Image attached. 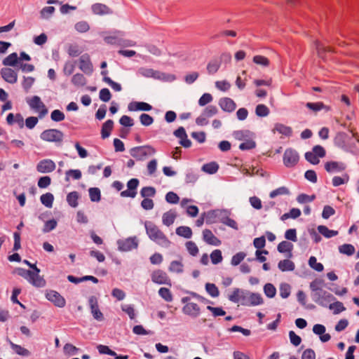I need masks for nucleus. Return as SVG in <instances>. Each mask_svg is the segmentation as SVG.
Here are the masks:
<instances>
[{
    "instance_id": "nucleus-1",
    "label": "nucleus",
    "mask_w": 359,
    "mask_h": 359,
    "mask_svg": "<svg viewBox=\"0 0 359 359\" xmlns=\"http://www.w3.org/2000/svg\"><path fill=\"white\" fill-rule=\"evenodd\" d=\"M144 227L147 236L151 241L163 248H168L170 245L171 242L164 233L152 222L146 221L144 222Z\"/></svg>"
},
{
    "instance_id": "nucleus-2",
    "label": "nucleus",
    "mask_w": 359,
    "mask_h": 359,
    "mask_svg": "<svg viewBox=\"0 0 359 359\" xmlns=\"http://www.w3.org/2000/svg\"><path fill=\"white\" fill-rule=\"evenodd\" d=\"M14 273L27 280L34 287H43L46 285V281L43 277H37L36 278L30 270L18 267L15 269Z\"/></svg>"
},
{
    "instance_id": "nucleus-3",
    "label": "nucleus",
    "mask_w": 359,
    "mask_h": 359,
    "mask_svg": "<svg viewBox=\"0 0 359 359\" xmlns=\"http://www.w3.org/2000/svg\"><path fill=\"white\" fill-rule=\"evenodd\" d=\"M156 149L151 145L135 147L130 149V154L137 161H142L147 156L153 155Z\"/></svg>"
},
{
    "instance_id": "nucleus-4",
    "label": "nucleus",
    "mask_w": 359,
    "mask_h": 359,
    "mask_svg": "<svg viewBox=\"0 0 359 359\" xmlns=\"http://www.w3.org/2000/svg\"><path fill=\"white\" fill-rule=\"evenodd\" d=\"M63 137V133L57 129H47L43 130L40 135V138L42 140L59 144L62 143Z\"/></svg>"
},
{
    "instance_id": "nucleus-5",
    "label": "nucleus",
    "mask_w": 359,
    "mask_h": 359,
    "mask_svg": "<svg viewBox=\"0 0 359 359\" xmlns=\"http://www.w3.org/2000/svg\"><path fill=\"white\" fill-rule=\"evenodd\" d=\"M313 300L323 306H327V305L334 299V297L330 292L321 290L316 293L311 294Z\"/></svg>"
},
{
    "instance_id": "nucleus-6",
    "label": "nucleus",
    "mask_w": 359,
    "mask_h": 359,
    "mask_svg": "<svg viewBox=\"0 0 359 359\" xmlns=\"http://www.w3.org/2000/svg\"><path fill=\"white\" fill-rule=\"evenodd\" d=\"M118 248L120 251L127 252L136 249L138 247V241L135 236L126 239H120L117 241Z\"/></svg>"
},
{
    "instance_id": "nucleus-7",
    "label": "nucleus",
    "mask_w": 359,
    "mask_h": 359,
    "mask_svg": "<svg viewBox=\"0 0 359 359\" xmlns=\"http://www.w3.org/2000/svg\"><path fill=\"white\" fill-rule=\"evenodd\" d=\"M137 74L145 78H153L159 80H165L166 74L151 68L140 67L138 69Z\"/></svg>"
},
{
    "instance_id": "nucleus-8",
    "label": "nucleus",
    "mask_w": 359,
    "mask_h": 359,
    "mask_svg": "<svg viewBox=\"0 0 359 359\" xmlns=\"http://www.w3.org/2000/svg\"><path fill=\"white\" fill-rule=\"evenodd\" d=\"M151 278L152 282L156 284L171 285L170 279L167 273L161 269L154 271L151 275Z\"/></svg>"
},
{
    "instance_id": "nucleus-9",
    "label": "nucleus",
    "mask_w": 359,
    "mask_h": 359,
    "mask_svg": "<svg viewBox=\"0 0 359 359\" xmlns=\"http://www.w3.org/2000/svg\"><path fill=\"white\" fill-rule=\"evenodd\" d=\"M140 181L137 178H132L127 182L128 189L121 192V197L135 198L137 195V188L138 187Z\"/></svg>"
},
{
    "instance_id": "nucleus-10",
    "label": "nucleus",
    "mask_w": 359,
    "mask_h": 359,
    "mask_svg": "<svg viewBox=\"0 0 359 359\" xmlns=\"http://www.w3.org/2000/svg\"><path fill=\"white\" fill-rule=\"evenodd\" d=\"M299 161L298 153L292 149H287L283 155V163L286 167H293Z\"/></svg>"
},
{
    "instance_id": "nucleus-11",
    "label": "nucleus",
    "mask_w": 359,
    "mask_h": 359,
    "mask_svg": "<svg viewBox=\"0 0 359 359\" xmlns=\"http://www.w3.org/2000/svg\"><path fill=\"white\" fill-rule=\"evenodd\" d=\"M55 162L51 159H43L36 165V170L40 173H49L55 170Z\"/></svg>"
},
{
    "instance_id": "nucleus-12",
    "label": "nucleus",
    "mask_w": 359,
    "mask_h": 359,
    "mask_svg": "<svg viewBox=\"0 0 359 359\" xmlns=\"http://www.w3.org/2000/svg\"><path fill=\"white\" fill-rule=\"evenodd\" d=\"M46 297L57 307L63 308L65 306L66 302L65 298L55 290L47 291L46 293Z\"/></svg>"
},
{
    "instance_id": "nucleus-13",
    "label": "nucleus",
    "mask_w": 359,
    "mask_h": 359,
    "mask_svg": "<svg viewBox=\"0 0 359 359\" xmlns=\"http://www.w3.org/2000/svg\"><path fill=\"white\" fill-rule=\"evenodd\" d=\"M2 79L10 84H14L18 81V73L10 67H4L0 71Z\"/></svg>"
},
{
    "instance_id": "nucleus-14",
    "label": "nucleus",
    "mask_w": 359,
    "mask_h": 359,
    "mask_svg": "<svg viewBox=\"0 0 359 359\" xmlns=\"http://www.w3.org/2000/svg\"><path fill=\"white\" fill-rule=\"evenodd\" d=\"M88 303L93 318L98 321H102L104 316L99 309L97 299L95 296H90Z\"/></svg>"
},
{
    "instance_id": "nucleus-15",
    "label": "nucleus",
    "mask_w": 359,
    "mask_h": 359,
    "mask_svg": "<svg viewBox=\"0 0 359 359\" xmlns=\"http://www.w3.org/2000/svg\"><path fill=\"white\" fill-rule=\"evenodd\" d=\"M271 79L264 80V79H255L252 84L255 86V94L257 97L264 98L267 95V92L260 88L262 86H269L271 84Z\"/></svg>"
},
{
    "instance_id": "nucleus-16",
    "label": "nucleus",
    "mask_w": 359,
    "mask_h": 359,
    "mask_svg": "<svg viewBox=\"0 0 359 359\" xmlns=\"http://www.w3.org/2000/svg\"><path fill=\"white\" fill-rule=\"evenodd\" d=\"M346 168V165L343 162L339 161H327L325 163V169L327 172H340Z\"/></svg>"
},
{
    "instance_id": "nucleus-17",
    "label": "nucleus",
    "mask_w": 359,
    "mask_h": 359,
    "mask_svg": "<svg viewBox=\"0 0 359 359\" xmlns=\"http://www.w3.org/2000/svg\"><path fill=\"white\" fill-rule=\"evenodd\" d=\"M124 36V32L120 30H115L110 33V35L105 36L104 41L108 44H117L120 45L122 42V37Z\"/></svg>"
},
{
    "instance_id": "nucleus-18",
    "label": "nucleus",
    "mask_w": 359,
    "mask_h": 359,
    "mask_svg": "<svg viewBox=\"0 0 359 359\" xmlns=\"http://www.w3.org/2000/svg\"><path fill=\"white\" fill-rule=\"evenodd\" d=\"M182 311L184 314L188 315L192 318H196L199 316L201 309L198 304L196 303H187L182 308Z\"/></svg>"
},
{
    "instance_id": "nucleus-19",
    "label": "nucleus",
    "mask_w": 359,
    "mask_h": 359,
    "mask_svg": "<svg viewBox=\"0 0 359 359\" xmlns=\"http://www.w3.org/2000/svg\"><path fill=\"white\" fill-rule=\"evenodd\" d=\"M79 68L87 74H90L93 72V65L90 60L89 55L84 54L80 57Z\"/></svg>"
},
{
    "instance_id": "nucleus-20",
    "label": "nucleus",
    "mask_w": 359,
    "mask_h": 359,
    "mask_svg": "<svg viewBox=\"0 0 359 359\" xmlns=\"http://www.w3.org/2000/svg\"><path fill=\"white\" fill-rule=\"evenodd\" d=\"M92 11L95 15H104L113 13V11L107 5L103 4H94L91 6Z\"/></svg>"
},
{
    "instance_id": "nucleus-21",
    "label": "nucleus",
    "mask_w": 359,
    "mask_h": 359,
    "mask_svg": "<svg viewBox=\"0 0 359 359\" xmlns=\"http://www.w3.org/2000/svg\"><path fill=\"white\" fill-rule=\"evenodd\" d=\"M128 109L130 111H149L152 109V106L144 102H132L129 103Z\"/></svg>"
},
{
    "instance_id": "nucleus-22",
    "label": "nucleus",
    "mask_w": 359,
    "mask_h": 359,
    "mask_svg": "<svg viewBox=\"0 0 359 359\" xmlns=\"http://www.w3.org/2000/svg\"><path fill=\"white\" fill-rule=\"evenodd\" d=\"M219 105L223 111L227 112L233 111L236 107L234 101L229 97L221 98L219 101Z\"/></svg>"
},
{
    "instance_id": "nucleus-23",
    "label": "nucleus",
    "mask_w": 359,
    "mask_h": 359,
    "mask_svg": "<svg viewBox=\"0 0 359 359\" xmlns=\"http://www.w3.org/2000/svg\"><path fill=\"white\" fill-rule=\"evenodd\" d=\"M223 214H226V211L216 210L204 212L203 216L205 217L206 224H210L216 222L217 218H220Z\"/></svg>"
},
{
    "instance_id": "nucleus-24",
    "label": "nucleus",
    "mask_w": 359,
    "mask_h": 359,
    "mask_svg": "<svg viewBox=\"0 0 359 359\" xmlns=\"http://www.w3.org/2000/svg\"><path fill=\"white\" fill-rule=\"evenodd\" d=\"M203 238L209 245L217 246L221 243V241L209 229L203 230Z\"/></svg>"
},
{
    "instance_id": "nucleus-25",
    "label": "nucleus",
    "mask_w": 359,
    "mask_h": 359,
    "mask_svg": "<svg viewBox=\"0 0 359 359\" xmlns=\"http://www.w3.org/2000/svg\"><path fill=\"white\" fill-rule=\"evenodd\" d=\"M113 127L114 121L111 119L107 120L102 124L101 129V136L102 139H106L109 137Z\"/></svg>"
},
{
    "instance_id": "nucleus-26",
    "label": "nucleus",
    "mask_w": 359,
    "mask_h": 359,
    "mask_svg": "<svg viewBox=\"0 0 359 359\" xmlns=\"http://www.w3.org/2000/svg\"><path fill=\"white\" fill-rule=\"evenodd\" d=\"M278 267L281 271H292L295 269L294 263L288 259H283L278 262Z\"/></svg>"
},
{
    "instance_id": "nucleus-27",
    "label": "nucleus",
    "mask_w": 359,
    "mask_h": 359,
    "mask_svg": "<svg viewBox=\"0 0 359 359\" xmlns=\"http://www.w3.org/2000/svg\"><path fill=\"white\" fill-rule=\"evenodd\" d=\"M306 107L309 109L317 112L320 110H325V111H329L330 110V107L324 104L321 102H307L306 104Z\"/></svg>"
},
{
    "instance_id": "nucleus-28",
    "label": "nucleus",
    "mask_w": 359,
    "mask_h": 359,
    "mask_svg": "<svg viewBox=\"0 0 359 359\" xmlns=\"http://www.w3.org/2000/svg\"><path fill=\"white\" fill-rule=\"evenodd\" d=\"M177 217V214L175 211L170 210L163 213L162 217L163 224L167 226L172 225Z\"/></svg>"
},
{
    "instance_id": "nucleus-29",
    "label": "nucleus",
    "mask_w": 359,
    "mask_h": 359,
    "mask_svg": "<svg viewBox=\"0 0 359 359\" xmlns=\"http://www.w3.org/2000/svg\"><path fill=\"white\" fill-rule=\"evenodd\" d=\"M273 132H278L283 135L289 137L292 135V130L290 127L282 123H276L273 129Z\"/></svg>"
},
{
    "instance_id": "nucleus-30",
    "label": "nucleus",
    "mask_w": 359,
    "mask_h": 359,
    "mask_svg": "<svg viewBox=\"0 0 359 359\" xmlns=\"http://www.w3.org/2000/svg\"><path fill=\"white\" fill-rule=\"evenodd\" d=\"M292 249H293V245L288 241H282L278 244V245L277 247V250L279 252H280V253L288 252L289 253L288 257H291L292 256Z\"/></svg>"
},
{
    "instance_id": "nucleus-31",
    "label": "nucleus",
    "mask_w": 359,
    "mask_h": 359,
    "mask_svg": "<svg viewBox=\"0 0 359 359\" xmlns=\"http://www.w3.org/2000/svg\"><path fill=\"white\" fill-rule=\"evenodd\" d=\"M20 62H18V54L16 53H11L9 55H8L6 57H5L2 61V64L6 67L7 66L15 67Z\"/></svg>"
},
{
    "instance_id": "nucleus-32",
    "label": "nucleus",
    "mask_w": 359,
    "mask_h": 359,
    "mask_svg": "<svg viewBox=\"0 0 359 359\" xmlns=\"http://www.w3.org/2000/svg\"><path fill=\"white\" fill-rule=\"evenodd\" d=\"M29 106L35 110L39 111L41 107H44V104L42 102L41 98L37 96H33L29 100L27 101Z\"/></svg>"
},
{
    "instance_id": "nucleus-33",
    "label": "nucleus",
    "mask_w": 359,
    "mask_h": 359,
    "mask_svg": "<svg viewBox=\"0 0 359 359\" xmlns=\"http://www.w3.org/2000/svg\"><path fill=\"white\" fill-rule=\"evenodd\" d=\"M40 201L46 208H50L53 206L54 196L53 194L49 192L42 194L40 197Z\"/></svg>"
},
{
    "instance_id": "nucleus-34",
    "label": "nucleus",
    "mask_w": 359,
    "mask_h": 359,
    "mask_svg": "<svg viewBox=\"0 0 359 359\" xmlns=\"http://www.w3.org/2000/svg\"><path fill=\"white\" fill-rule=\"evenodd\" d=\"M10 344H11L12 349L18 355L25 356V357H28L31 355L30 351L29 350H27V348H25L20 345L15 344L11 341L10 342Z\"/></svg>"
},
{
    "instance_id": "nucleus-35",
    "label": "nucleus",
    "mask_w": 359,
    "mask_h": 359,
    "mask_svg": "<svg viewBox=\"0 0 359 359\" xmlns=\"http://www.w3.org/2000/svg\"><path fill=\"white\" fill-rule=\"evenodd\" d=\"M219 169V165L213 161L208 163H205L202 166V170L206 173L212 175L217 172Z\"/></svg>"
},
{
    "instance_id": "nucleus-36",
    "label": "nucleus",
    "mask_w": 359,
    "mask_h": 359,
    "mask_svg": "<svg viewBox=\"0 0 359 359\" xmlns=\"http://www.w3.org/2000/svg\"><path fill=\"white\" fill-rule=\"evenodd\" d=\"M176 233L185 238H190L192 236V231L189 226H180L176 229Z\"/></svg>"
},
{
    "instance_id": "nucleus-37",
    "label": "nucleus",
    "mask_w": 359,
    "mask_h": 359,
    "mask_svg": "<svg viewBox=\"0 0 359 359\" xmlns=\"http://www.w3.org/2000/svg\"><path fill=\"white\" fill-rule=\"evenodd\" d=\"M79 195L77 191H72L69 193L67 196V201L68 204L72 207L76 208L78 206V199H79Z\"/></svg>"
},
{
    "instance_id": "nucleus-38",
    "label": "nucleus",
    "mask_w": 359,
    "mask_h": 359,
    "mask_svg": "<svg viewBox=\"0 0 359 359\" xmlns=\"http://www.w3.org/2000/svg\"><path fill=\"white\" fill-rule=\"evenodd\" d=\"M349 181V175L346 173L344 174L342 176H334L332 180V185L334 187H339L341 184H344L348 183Z\"/></svg>"
},
{
    "instance_id": "nucleus-39",
    "label": "nucleus",
    "mask_w": 359,
    "mask_h": 359,
    "mask_svg": "<svg viewBox=\"0 0 359 359\" xmlns=\"http://www.w3.org/2000/svg\"><path fill=\"white\" fill-rule=\"evenodd\" d=\"M55 11L53 6H46L40 11V18L43 20H48L51 18Z\"/></svg>"
},
{
    "instance_id": "nucleus-40",
    "label": "nucleus",
    "mask_w": 359,
    "mask_h": 359,
    "mask_svg": "<svg viewBox=\"0 0 359 359\" xmlns=\"http://www.w3.org/2000/svg\"><path fill=\"white\" fill-rule=\"evenodd\" d=\"M88 193L92 202H99L101 200V191L99 188L91 187L88 189Z\"/></svg>"
},
{
    "instance_id": "nucleus-41",
    "label": "nucleus",
    "mask_w": 359,
    "mask_h": 359,
    "mask_svg": "<svg viewBox=\"0 0 359 359\" xmlns=\"http://www.w3.org/2000/svg\"><path fill=\"white\" fill-rule=\"evenodd\" d=\"M72 83L78 87H82L86 83V79L82 74H76L72 78Z\"/></svg>"
},
{
    "instance_id": "nucleus-42",
    "label": "nucleus",
    "mask_w": 359,
    "mask_h": 359,
    "mask_svg": "<svg viewBox=\"0 0 359 359\" xmlns=\"http://www.w3.org/2000/svg\"><path fill=\"white\" fill-rule=\"evenodd\" d=\"M318 230L320 233H321L326 238H332L338 234L337 231L330 230L327 226H323V225L318 226Z\"/></svg>"
},
{
    "instance_id": "nucleus-43",
    "label": "nucleus",
    "mask_w": 359,
    "mask_h": 359,
    "mask_svg": "<svg viewBox=\"0 0 359 359\" xmlns=\"http://www.w3.org/2000/svg\"><path fill=\"white\" fill-rule=\"evenodd\" d=\"M339 251L341 254L351 256L354 254L355 249L351 244H344L339 247Z\"/></svg>"
},
{
    "instance_id": "nucleus-44",
    "label": "nucleus",
    "mask_w": 359,
    "mask_h": 359,
    "mask_svg": "<svg viewBox=\"0 0 359 359\" xmlns=\"http://www.w3.org/2000/svg\"><path fill=\"white\" fill-rule=\"evenodd\" d=\"M205 287L206 292L212 297H217L219 295V291L215 284L208 283L205 284Z\"/></svg>"
},
{
    "instance_id": "nucleus-45",
    "label": "nucleus",
    "mask_w": 359,
    "mask_h": 359,
    "mask_svg": "<svg viewBox=\"0 0 359 359\" xmlns=\"http://www.w3.org/2000/svg\"><path fill=\"white\" fill-rule=\"evenodd\" d=\"M156 193V189L153 187H144L140 191V195L142 198L154 197Z\"/></svg>"
},
{
    "instance_id": "nucleus-46",
    "label": "nucleus",
    "mask_w": 359,
    "mask_h": 359,
    "mask_svg": "<svg viewBox=\"0 0 359 359\" xmlns=\"http://www.w3.org/2000/svg\"><path fill=\"white\" fill-rule=\"evenodd\" d=\"M158 294L167 302L172 301V294L168 288L161 287L158 290Z\"/></svg>"
},
{
    "instance_id": "nucleus-47",
    "label": "nucleus",
    "mask_w": 359,
    "mask_h": 359,
    "mask_svg": "<svg viewBox=\"0 0 359 359\" xmlns=\"http://www.w3.org/2000/svg\"><path fill=\"white\" fill-rule=\"evenodd\" d=\"M244 292L238 288H235L233 292L229 295V299L234 303L239 302L241 298L243 297Z\"/></svg>"
},
{
    "instance_id": "nucleus-48",
    "label": "nucleus",
    "mask_w": 359,
    "mask_h": 359,
    "mask_svg": "<svg viewBox=\"0 0 359 359\" xmlns=\"http://www.w3.org/2000/svg\"><path fill=\"white\" fill-rule=\"evenodd\" d=\"M35 82V79L32 76H23L22 86L25 93H28L31 87Z\"/></svg>"
},
{
    "instance_id": "nucleus-49",
    "label": "nucleus",
    "mask_w": 359,
    "mask_h": 359,
    "mask_svg": "<svg viewBox=\"0 0 359 359\" xmlns=\"http://www.w3.org/2000/svg\"><path fill=\"white\" fill-rule=\"evenodd\" d=\"M290 193V190L288 189V188H287L286 187H280L272 191L270 193L269 196L271 198H274L277 197L278 196L289 195Z\"/></svg>"
},
{
    "instance_id": "nucleus-50",
    "label": "nucleus",
    "mask_w": 359,
    "mask_h": 359,
    "mask_svg": "<svg viewBox=\"0 0 359 359\" xmlns=\"http://www.w3.org/2000/svg\"><path fill=\"white\" fill-rule=\"evenodd\" d=\"M252 62L255 65L262 67H268L269 65V60L267 57L262 55H255L252 58Z\"/></svg>"
},
{
    "instance_id": "nucleus-51",
    "label": "nucleus",
    "mask_w": 359,
    "mask_h": 359,
    "mask_svg": "<svg viewBox=\"0 0 359 359\" xmlns=\"http://www.w3.org/2000/svg\"><path fill=\"white\" fill-rule=\"evenodd\" d=\"M309 265L310 266L311 268L318 272L323 271L324 269L323 265L321 263L318 262L317 259L313 256H311L309 258Z\"/></svg>"
},
{
    "instance_id": "nucleus-52",
    "label": "nucleus",
    "mask_w": 359,
    "mask_h": 359,
    "mask_svg": "<svg viewBox=\"0 0 359 359\" xmlns=\"http://www.w3.org/2000/svg\"><path fill=\"white\" fill-rule=\"evenodd\" d=\"M65 181L69 182V177H72L74 180H79L81 178V172L79 170H69L65 172Z\"/></svg>"
},
{
    "instance_id": "nucleus-53",
    "label": "nucleus",
    "mask_w": 359,
    "mask_h": 359,
    "mask_svg": "<svg viewBox=\"0 0 359 359\" xmlns=\"http://www.w3.org/2000/svg\"><path fill=\"white\" fill-rule=\"evenodd\" d=\"M269 109L264 104H259L256 107L255 114L260 117H265L269 114Z\"/></svg>"
},
{
    "instance_id": "nucleus-54",
    "label": "nucleus",
    "mask_w": 359,
    "mask_h": 359,
    "mask_svg": "<svg viewBox=\"0 0 359 359\" xmlns=\"http://www.w3.org/2000/svg\"><path fill=\"white\" fill-rule=\"evenodd\" d=\"M183 266H184L181 262L172 261L170 264L169 271L177 273H181L183 272Z\"/></svg>"
},
{
    "instance_id": "nucleus-55",
    "label": "nucleus",
    "mask_w": 359,
    "mask_h": 359,
    "mask_svg": "<svg viewBox=\"0 0 359 359\" xmlns=\"http://www.w3.org/2000/svg\"><path fill=\"white\" fill-rule=\"evenodd\" d=\"M57 222L55 219L48 220L45 222L42 231L44 233L54 230L57 226Z\"/></svg>"
},
{
    "instance_id": "nucleus-56",
    "label": "nucleus",
    "mask_w": 359,
    "mask_h": 359,
    "mask_svg": "<svg viewBox=\"0 0 359 359\" xmlns=\"http://www.w3.org/2000/svg\"><path fill=\"white\" fill-rule=\"evenodd\" d=\"M220 63L217 60H212L207 65V71L209 74H215L219 69Z\"/></svg>"
},
{
    "instance_id": "nucleus-57",
    "label": "nucleus",
    "mask_w": 359,
    "mask_h": 359,
    "mask_svg": "<svg viewBox=\"0 0 359 359\" xmlns=\"http://www.w3.org/2000/svg\"><path fill=\"white\" fill-rule=\"evenodd\" d=\"M329 309L333 311L334 314H339V313L346 310V308L344 306V304L340 302H336L332 304H330L329 306Z\"/></svg>"
},
{
    "instance_id": "nucleus-58",
    "label": "nucleus",
    "mask_w": 359,
    "mask_h": 359,
    "mask_svg": "<svg viewBox=\"0 0 359 359\" xmlns=\"http://www.w3.org/2000/svg\"><path fill=\"white\" fill-rule=\"evenodd\" d=\"M211 262L213 264H217L222 261V255L220 250H215L210 254Z\"/></svg>"
},
{
    "instance_id": "nucleus-59",
    "label": "nucleus",
    "mask_w": 359,
    "mask_h": 359,
    "mask_svg": "<svg viewBox=\"0 0 359 359\" xmlns=\"http://www.w3.org/2000/svg\"><path fill=\"white\" fill-rule=\"evenodd\" d=\"M65 118V114L59 109H55L50 114L51 120L55 122L62 121Z\"/></svg>"
},
{
    "instance_id": "nucleus-60",
    "label": "nucleus",
    "mask_w": 359,
    "mask_h": 359,
    "mask_svg": "<svg viewBox=\"0 0 359 359\" xmlns=\"http://www.w3.org/2000/svg\"><path fill=\"white\" fill-rule=\"evenodd\" d=\"M264 291L265 294L269 298H272V297H275V295L276 294V287L273 286V285H272L271 283H266L264 285Z\"/></svg>"
},
{
    "instance_id": "nucleus-61",
    "label": "nucleus",
    "mask_w": 359,
    "mask_h": 359,
    "mask_svg": "<svg viewBox=\"0 0 359 359\" xmlns=\"http://www.w3.org/2000/svg\"><path fill=\"white\" fill-rule=\"evenodd\" d=\"M186 248L189 253L192 256H196L198 253V248L196 243L193 241H187L186 243Z\"/></svg>"
},
{
    "instance_id": "nucleus-62",
    "label": "nucleus",
    "mask_w": 359,
    "mask_h": 359,
    "mask_svg": "<svg viewBox=\"0 0 359 359\" xmlns=\"http://www.w3.org/2000/svg\"><path fill=\"white\" fill-rule=\"evenodd\" d=\"M140 121L142 125L144 126H149L153 123L154 118L152 116L147 114H142L140 116Z\"/></svg>"
},
{
    "instance_id": "nucleus-63",
    "label": "nucleus",
    "mask_w": 359,
    "mask_h": 359,
    "mask_svg": "<svg viewBox=\"0 0 359 359\" xmlns=\"http://www.w3.org/2000/svg\"><path fill=\"white\" fill-rule=\"evenodd\" d=\"M99 97L102 101L107 102L111 100V94L108 88H102L100 91Z\"/></svg>"
},
{
    "instance_id": "nucleus-64",
    "label": "nucleus",
    "mask_w": 359,
    "mask_h": 359,
    "mask_svg": "<svg viewBox=\"0 0 359 359\" xmlns=\"http://www.w3.org/2000/svg\"><path fill=\"white\" fill-rule=\"evenodd\" d=\"M290 294V286L287 283H282L280 286V295L282 298H287Z\"/></svg>"
}]
</instances>
